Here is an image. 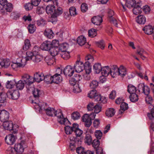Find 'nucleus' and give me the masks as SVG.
I'll list each match as a JSON object with an SVG mask.
<instances>
[{
    "label": "nucleus",
    "instance_id": "09e8293b",
    "mask_svg": "<svg viewBox=\"0 0 154 154\" xmlns=\"http://www.w3.org/2000/svg\"><path fill=\"white\" fill-rule=\"evenodd\" d=\"M129 98L130 100L133 102H136L138 100V96L136 93L131 94Z\"/></svg>",
    "mask_w": 154,
    "mask_h": 154
},
{
    "label": "nucleus",
    "instance_id": "a211bd4d",
    "mask_svg": "<svg viewBox=\"0 0 154 154\" xmlns=\"http://www.w3.org/2000/svg\"><path fill=\"white\" fill-rule=\"evenodd\" d=\"M44 75L43 74L39 72L36 73L34 75L33 80L36 82H39L44 80Z\"/></svg>",
    "mask_w": 154,
    "mask_h": 154
},
{
    "label": "nucleus",
    "instance_id": "6e6d98bb",
    "mask_svg": "<svg viewBox=\"0 0 154 154\" xmlns=\"http://www.w3.org/2000/svg\"><path fill=\"white\" fill-rule=\"evenodd\" d=\"M7 96V93H2L0 94V103H4L6 100V97Z\"/></svg>",
    "mask_w": 154,
    "mask_h": 154
},
{
    "label": "nucleus",
    "instance_id": "864d4df0",
    "mask_svg": "<svg viewBox=\"0 0 154 154\" xmlns=\"http://www.w3.org/2000/svg\"><path fill=\"white\" fill-rule=\"evenodd\" d=\"M98 85V82L96 80H93L90 83L89 86L92 88L95 89Z\"/></svg>",
    "mask_w": 154,
    "mask_h": 154
},
{
    "label": "nucleus",
    "instance_id": "c9c22d12",
    "mask_svg": "<svg viewBox=\"0 0 154 154\" xmlns=\"http://www.w3.org/2000/svg\"><path fill=\"white\" fill-rule=\"evenodd\" d=\"M86 38L83 36H79L77 40V43L81 46L84 45L86 42Z\"/></svg>",
    "mask_w": 154,
    "mask_h": 154
},
{
    "label": "nucleus",
    "instance_id": "58836bf2",
    "mask_svg": "<svg viewBox=\"0 0 154 154\" xmlns=\"http://www.w3.org/2000/svg\"><path fill=\"white\" fill-rule=\"evenodd\" d=\"M55 110L54 108L49 107L45 109V111L47 115L49 116H52L55 112Z\"/></svg>",
    "mask_w": 154,
    "mask_h": 154
},
{
    "label": "nucleus",
    "instance_id": "9b49d317",
    "mask_svg": "<svg viewBox=\"0 0 154 154\" xmlns=\"http://www.w3.org/2000/svg\"><path fill=\"white\" fill-rule=\"evenodd\" d=\"M83 122H85V125L87 127H89L92 124L91 118L87 114H85L82 117Z\"/></svg>",
    "mask_w": 154,
    "mask_h": 154
},
{
    "label": "nucleus",
    "instance_id": "0eeeda50",
    "mask_svg": "<svg viewBox=\"0 0 154 154\" xmlns=\"http://www.w3.org/2000/svg\"><path fill=\"white\" fill-rule=\"evenodd\" d=\"M63 72L66 76L71 77L74 73V69L72 66L68 65L64 69Z\"/></svg>",
    "mask_w": 154,
    "mask_h": 154
},
{
    "label": "nucleus",
    "instance_id": "5fc2aeb1",
    "mask_svg": "<svg viewBox=\"0 0 154 154\" xmlns=\"http://www.w3.org/2000/svg\"><path fill=\"white\" fill-rule=\"evenodd\" d=\"M44 80L48 83L51 84L52 78V76L50 75H46L45 76L44 75Z\"/></svg>",
    "mask_w": 154,
    "mask_h": 154
},
{
    "label": "nucleus",
    "instance_id": "052dcab7",
    "mask_svg": "<svg viewBox=\"0 0 154 154\" xmlns=\"http://www.w3.org/2000/svg\"><path fill=\"white\" fill-rule=\"evenodd\" d=\"M91 144H92L93 147L96 149L99 147L100 141L98 139H94L93 142H92Z\"/></svg>",
    "mask_w": 154,
    "mask_h": 154
},
{
    "label": "nucleus",
    "instance_id": "9d476101",
    "mask_svg": "<svg viewBox=\"0 0 154 154\" xmlns=\"http://www.w3.org/2000/svg\"><path fill=\"white\" fill-rule=\"evenodd\" d=\"M40 47L43 50L49 51L52 47L51 42L48 40L45 41L42 44Z\"/></svg>",
    "mask_w": 154,
    "mask_h": 154
},
{
    "label": "nucleus",
    "instance_id": "a878e982",
    "mask_svg": "<svg viewBox=\"0 0 154 154\" xmlns=\"http://www.w3.org/2000/svg\"><path fill=\"white\" fill-rule=\"evenodd\" d=\"M60 50L59 48L51 47L49 51L51 55L53 57L59 54Z\"/></svg>",
    "mask_w": 154,
    "mask_h": 154
},
{
    "label": "nucleus",
    "instance_id": "393cba45",
    "mask_svg": "<svg viewBox=\"0 0 154 154\" xmlns=\"http://www.w3.org/2000/svg\"><path fill=\"white\" fill-rule=\"evenodd\" d=\"M10 62L9 60L4 59L0 61V65L2 67L6 68L10 65Z\"/></svg>",
    "mask_w": 154,
    "mask_h": 154
},
{
    "label": "nucleus",
    "instance_id": "f8f14e48",
    "mask_svg": "<svg viewBox=\"0 0 154 154\" xmlns=\"http://www.w3.org/2000/svg\"><path fill=\"white\" fill-rule=\"evenodd\" d=\"M141 6V5L139 2L135 3V5L133 7V11L134 14L136 15L141 14L142 11Z\"/></svg>",
    "mask_w": 154,
    "mask_h": 154
},
{
    "label": "nucleus",
    "instance_id": "0e129e2a",
    "mask_svg": "<svg viewBox=\"0 0 154 154\" xmlns=\"http://www.w3.org/2000/svg\"><path fill=\"white\" fill-rule=\"evenodd\" d=\"M20 17V14L16 12H13L11 13V17L14 20H17Z\"/></svg>",
    "mask_w": 154,
    "mask_h": 154
},
{
    "label": "nucleus",
    "instance_id": "f03ea898",
    "mask_svg": "<svg viewBox=\"0 0 154 154\" xmlns=\"http://www.w3.org/2000/svg\"><path fill=\"white\" fill-rule=\"evenodd\" d=\"M54 114L55 116L57 117L58 121L60 124L64 123L65 122L69 123V121L67 119L63 118L62 113L60 110H55Z\"/></svg>",
    "mask_w": 154,
    "mask_h": 154
},
{
    "label": "nucleus",
    "instance_id": "f3484780",
    "mask_svg": "<svg viewBox=\"0 0 154 154\" xmlns=\"http://www.w3.org/2000/svg\"><path fill=\"white\" fill-rule=\"evenodd\" d=\"M63 9L61 8L57 7L55 8L53 14L51 16L52 18H56L58 16H59L63 13Z\"/></svg>",
    "mask_w": 154,
    "mask_h": 154
},
{
    "label": "nucleus",
    "instance_id": "e433bc0d",
    "mask_svg": "<svg viewBox=\"0 0 154 154\" xmlns=\"http://www.w3.org/2000/svg\"><path fill=\"white\" fill-rule=\"evenodd\" d=\"M115 111L114 109L110 108L108 109L106 112V114L108 117H112L115 114Z\"/></svg>",
    "mask_w": 154,
    "mask_h": 154
},
{
    "label": "nucleus",
    "instance_id": "4be33fe9",
    "mask_svg": "<svg viewBox=\"0 0 154 154\" xmlns=\"http://www.w3.org/2000/svg\"><path fill=\"white\" fill-rule=\"evenodd\" d=\"M143 30L147 35H151L153 32V29L152 26L149 25L145 26L143 29Z\"/></svg>",
    "mask_w": 154,
    "mask_h": 154
},
{
    "label": "nucleus",
    "instance_id": "3c124183",
    "mask_svg": "<svg viewBox=\"0 0 154 154\" xmlns=\"http://www.w3.org/2000/svg\"><path fill=\"white\" fill-rule=\"evenodd\" d=\"M16 83L12 81H8L6 83V87L8 88L11 89L14 87Z\"/></svg>",
    "mask_w": 154,
    "mask_h": 154
},
{
    "label": "nucleus",
    "instance_id": "8fccbe9b",
    "mask_svg": "<svg viewBox=\"0 0 154 154\" xmlns=\"http://www.w3.org/2000/svg\"><path fill=\"white\" fill-rule=\"evenodd\" d=\"M86 73V74L84 75V79L82 80L83 85H84L86 84V81H89L91 79V76L90 75H89L90 73Z\"/></svg>",
    "mask_w": 154,
    "mask_h": 154
},
{
    "label": "nucleus",
    "instance_id": "2f4dec72",
    "mask_svg": "<svg viewBox=\"0 0 154 154\" xmlns=\"http://www.w3.org/2000/svg\"><path fill=\"white\" fill-rule=\"evenodd\" d=\"M45 60L49 65L54 64L55 63L54 59L51 56H47L45 57Z\"/></svg>",
    "mask_w": 154,
    "mask_h": 154
},
{
    "label": "nucleus",
    "instance_id": "7ed1b4c3",
    "mask_svg": "<svg viewBox=\"0 0 154 154\" xmlns=\"http://www.w3.org/2000/svg\"><path fill=\"white\" fill-rule=\"evenodd\" d=\"M73 69L77 72H81L84 69L83 63L80 60H77L73 66Z\"/></svg>",
    "mask_w": 154,
    "mask_h": 154
},
{
    "label": "nucleus",
    "instance_id": "4c0bfd02",
    "mask_svg": "<svg viewBox=\"0 0 154 154\" xmlns=\"http://www.w3.org/2000/svg\"><path fill=\"white\" fill-rule=\"evenodd\" d=\"M137 90L134 85L130 84L128 86L127 91L130 94L135 93Z\"/></svg>",
    "mask_w": 154,
    "mask_h": 154
},
{
    "label": "nucleus",
    "instance_id": "79ce46f5",
    "mask_svg": "<svg viewBox=\"0 0 154 154\" xmlns=\"http://www.w3.org/2000/svg\"><path fill=\"white\" fill-rule=\"evenodd\" d=\"M25 83L23 80H20L16 83V86L17 89L22 90L24 88Z\"/></svg>",
    "mask_w": 154,
    "mask_h": 154
},
{
    "label": "nucleus",
    "instance_id": "a18cd8bd",
    "mask_svg": "<svg viewBox=\"0 0 154 154\" xmlns=\"http://www.w3.org/2000/svg\"><path fill=\"white\" fill-rule=\"evenodd\" d=\"M31 46V44L29 40L27 39L25 41L24 45L23 46V49L24 51L28 50Z\"/></svg>",
    "mask_w": 154,
    "mask_h": 154
},
{
    "label": "nucleus",
    "instance_id": "473e14b6",
    "mask_svg": "<svg viewBox=\"0 0 154 154\" xmlns=\"http://www.w3.org/2000/svg\"><path fill=\"white\" fill-rule=\"evenodd\" d=\"M44 35L48 38L51 39L53 38L54 34L51 29H47L45 30Z\"/></svg>",
    "mask_w": 154,
    "mask_h": 154
},
{
    "label": "nucleus",
    "instance_id": "49530a36",
    "mask_svg": "<svg viewBox=\"0 0 154 154\" xmlns=\"http://www.w3.org/2000/svg\"><path fill=\"white\" fill-rule=\"evenodd\" d=\"M88 36L91 38H93L96 36L97 35V30L92 29L89 30L88 32Z\"/></svg>",
    "mask_w": 154,
    "mask_h": 154
},
{
    "label": "nucleus",
    "instance_id": "423d86ee",
    "mask_svg": "<svg viewBox=\"0 0 154 154\" xmlns=\"http://www.w3.org/2000/svg\"><path fill=\"white\" fill-rule=\"evenodd\" d=\"M138 89L139 92H140V90H142L143 92L146 95H148L150 91V90L148 87L145 85L143 83H140L138 85Z\"/></svg>",
    "mask_w": 154,
    "mask_h": 154
},
{
    "label": "nucleus",
    "instance_id": "f704fd0d",
    "mask_svg": "<svg viewBox=\"0 0 154 154\" xmlns=\"http://www.w3.org/2000/svg\"><path fill=\"white\" fill-rule=\"evenodd\" d=\"M136 2L134 0H125V6L129 8H133L135 5Z\"/></svg>",
    "mask_w": 154,
    "mask_h": 154
},
{
    "label": "nucleus",
    "instance_id": "c03bdc74",
    "mask_svg": "<svg viewBox=\"0 0 154 154\" xmlns=\"http://www.w3.org/2000/svg\"><path fill=\"white\" fill-rule=\"evenodd\" d=\"M85 143L88 145L91 144L92 142V138L91 135L86 134L85 138Z\"/></svg>",
    "mask_w": 154,
    "mask_h": 154
},
{
    "label": "nucleus",
    "instance_id": "c85d7f7f",
    "mask_svg": "<svg viewBox=\"0 0 154 154\" xmlns=\"http://www.w3.org/2000/svg\"><path fill=\"white\" fill-rule=\"evenodd\" d=\"M82 76L79 74H76L74 76L73 78L72 79V80H73L75 82H78L79 83L78 85L81 86L82 84Z\"/></svg>",
    "mask_w": 154,
    "mask_h": 154
},
{
    "label": "nucleus",
    "instance_id": "de8ad7c7",
    "mask_svg": "<svg viewBox=\"0 0 154 154\" xmlns=\"http://www.w3.org/2000/svg\"><path fill=\"white\" fill-rule=\"evenodd\" d=\"M43 60V57L40 55L37 54L33 57L32 61L35 63H39Z\"/></svg>",
    "mask_w": 154,
    "mask_h": 154
},
{
    "label": "nucleus",
    "instance_id": "a19ab883",
    "mask_svg": "<svg viewBox=\"0 0 154 154\" xmlns=\"http://www.w3.org/2000/svg\"><path fill=\"white\" fill-rule=\"evenodd\" d=\"M138 19L137 20V23L140 24H144L146 22V18L143 15H140L137 17Z\"/></svg>",
    "mask_w": 154,
    "mask_h": 154
},
{
    "label": "nucleus",
    "instance_id": "69168bd1",
    "mask_svg": "<svg viewBox=\"0 0 154 154\" xmlns=\"http://www.w3.org/2000/svg\"><path fill=\"white\" fill-rule=\"evenodd\" d=\"M81 8L82 12L85 13L88 10V5L85 3H83L81 5Z\"/></svg>",
    "mask_w": 154,
    "mask_h": 154
},
{
    "label": "nucleus",
    "instance_id": "338daca9",
    "mask_svg": "<svg viewBox=\"0 0 154 154\" xmlns=\"http://www.w3.org/2000/svg\"><path fill=\"white\" fill-rule=\"evenodd\" d=\"M76 8L75 7H71L69 9V13L71 16H74L77 14Z\"/></svg>",
    "mask_w": 154,
    "mask_h": 154
},
{
    "label": "nucleus",
    "instance_id": "aec40b11",
    "mask_svg": "<svg viewBox=\"0 0 154 154\" xmlns=\"http://www.w3.org/2000/svg\"><path fill=\"white\" fill-rule=\"evenodd\" d=\"M118 75L122 78L124 77L127 74L126 68L123 66H121L119 68Z\"/></svg>",
    "mask_w": 154,
    "mask_h": 154
},
{
    "label": "nucleus",
    "instance_id": "20e7f679",
    "mask_svg": "<svg viewBox=\"0 0 154 154\" xmlns=\"http://www.w3.org/2000/svg\"><path fill=\"white\" fill-rule=\"evenodd\" d=\"M20 95L19 91L17 90L9 91L7 92V96L14 100L17 99Z\"/></svg>",
    "mask_w": 154,
    "mask_h": 154
},
{
    "label": "nucleus",
    "instance_id": "72a5a7b5",
    "mask_svg": "<svg viewBox=\"0 0 154 154\" xmlns=\"http://www.w3.org/2000/svg\"><path fill=\"white\" fill-rule=\"evenodd\" d=\"M93 68L95 72L98 74L101 72L102 68L100 63H96L94 65Z\"/></svg>",
    "mask_w": 154,
    "mask_h": 154
},
{
    "label": "nucleus",
    "instance_id": "bb28decb",
    "mask_svg": "<svg viewBox=\"0 0 154 154\" xmlns=\"http://www.w3.org/2000/svg\"><path fill=\"white\" fill-rule=\"evenodd\" d=\"M55 7L52 5H48L46 8V11L48 14H50L52 15L54 12Z\"/></svg>",
    "mask_w": 154,
    "mask_h": 154
},
{
    "label": "nucleus",
    "instance_id": "cd10ccee",
    "mask_svg": "<svg viewBox=\"0 0 154 154\" xmlns=\"http://www.w3.org/2000/svg\"><path fill=\"white\" fill-rule=\"evenodd\" d=\"M24 148L19 144H15L14 149L17 153H22L23 152Z\"/></svg>",
    "mask_w": 154,
    "mask_h": 154
},
{
    "label": "nucleus",
    "instance_id": "6ab92c4d",
    "mask_svg": "<svg viewBox=\"0 0 154 154\" xmlns=\"http://www.w3.org/2000/svg\"><path fill=\"white\" fill-rule=\"evenodd\" d=\"M52 83L58 84L62 81V78L60 74L56 73L54 75L52 76Z\"/></svg>",
    "mask_w": 154,
    "mask_h": 154
},
{
    "label": "nucleus",
    "instance_id": "4d7b16f0",
    "mask_svg": "<svg viewBox=\"0 0 154 154\" xmlns=\"http://www.w3.org/2000/svg\"><path fill=\"white\" fill-rule=\"evenodd\" d=\"M137 54L140 56H143V55L147 54V53L143 48H138L137 49Z\"/></svg>",
    "mask_w": 154,
    "mask_h": 154
},
{
    "label": "nucleus",
    "instance_id": "2eb2a0df",
    "mask_svg": "<svg viewBox=\"0 0 154 154\" xmlns=\"http://www.w3.org/2000/svg\"><path fill=\"white\" fill-rule=\"evenodd\" d=\"M102 21V17L99 16H94L91 19L92 22L94 25L97 26L100 25Z\"/></svg>",
    "mask_w": 154,
    "mask_h": 154
},
{
    "label": "nucleus",
    "instance_id": "e2e57ef3",
    "mask_svg": "<svg viewBox=\"0 0 154 154\" xmlns=\"http://www.w3.org/2000/svg\"><path fill=\"white\" fill-rule=\"evenodd\" d=\"M102 107L98 104H96L95 105L94 108V111L95 113H99L101 110Z\"/></svg>",
    "mask_w": 154,
    "mask_h": 154
},
{
    "label": "nucleus",
    "instance_id": "b1692460",
    "mask_svg": "<svg viewBox=\"0 0 154 154\" xmlns=\"http://www.w3.org/2000/svg\"><path fill=\"white\" fill-rule=\"evenodd\" d=\"M59 54L64 60H68L70 57L69 52L66 51L60 50Z\"/></svg>",
    "mask_w": 154,
    "mask_h": 154
},
{
    "label": "nucleus",
    "instance_id": "13d9d810",
    "mask_svg": "<svg viewBox=\"0 0 154 154\" xmlns=\"http://www.w3.org/2000/svg\"><path fill=\"white\" fill-rule=\"evenodd\" d=\"M28 28L29 32L30 33H32L35 31L36 27L34 24H30L28 26Z\"/></svg>",
    "mask_w": 154,
    "mask_h": 154
},
{
    "label": "nucleus",
    "instance_id": "6e6552de",
    "mask_svg": "<svg viewBox=\"0 0 154 154\" xmlns=\"http://www.w3.org/2000/svg\"><path fill=\"white\" fill-rule=\"evenodd\" d=\"M5 140L7 144L12 145L15 141L16 137L12 134H9L5 137Z\"/></svg>",
    "mask_w": 154,
    "mask_h": 154
},
{
    "label": "nucleus",
    "instance_id": "7c9ffc66",
    "mask_svg": "<svg viewBox=\"0 0 154 154\" xmlns=\"http://www.w3.org/2000/svg\"><path fill=\"white\" fill-rule=\"evenodd\" d=\"M120 107V109L119 110V113L122 114L128 109V104L125 102H122L121 103Z\"/></svg>",
    "mask_w": 154,
    "mask_h": 154
},
{
    "label": "nucleus",
    "instance_id": "680f3d73",
    "mask_svg": "<svg viewBox=\"0 0 154 154\" xmlns=\"http://www.w3.org/2000/svg\"><path fill=\"white\" fill-rule=\"evenodd\" d=\"M40 91L37 88H35L32 91V94L34 97L38 98L39 97Z\"/></svg>",
    "mask_w": 154,
    "mask_h": 154
},
{
    "label": "nucleus",
    "instance_id": "774afa93",
    "mask_svg": "<svg viewBox=\"0 0 154 154\" xmlns=\"http://www.w3.org/2000/svg\"><path fill=\"white\" fill-rule=\"evenodd\" d=\"M46 21L42 18H41L40 20H37L36 21V24L38 26H44L46 24Z\"/></svg>",
    "mask_w": 154,
    "mask_h": 154
},
{
    "label": "nucleus",
    "instance_id": "4468645a",
    "mask_svg": "<svg viewBox=\"0 0 154 154\" xmlns=\"http://www.w3.org/2000/svg\"><path fill=\"white\" fill-rule=\"evenodd\" d=\"M3 122V127L5 129L9 131L13 130V124L11 121L7 120Z\"/></svg>",
    "mask_w": 154,
    "mask_h": 154
},
{
    "label": "nucleus",
    "instance_id": "5701e85b",
    "mask_svg": "<svg viewBox=\"0 0 154 154\" xmlns=\"http://www.w3.org/2000/svg\"><path fill=\"white\" fill-rule=\"evenodd\" d=\"M92 62H90L89 61H86L84 65V69L85 70L86 73H90L91 72V63Z\"/></svg>",
    "mask_w": 154,
    "mask_h": 154
},
{
    "label": "nucleus",
    "instance_id": "dca6fc26",
    "mask_svg": "<svg viewBox=\"0 0 154 154\" xmlns=\"http://www.w3.org/2000/svg\"><path fill=\"white\" fill-rule=\"evenodd\" d=\"M119 68L116 66H112L110 69V73L113 78L118 75Z\"/></svg>",
    "mask_w": 154,
    "mask_h": 154
},
{
    "label": "nucleus",
    "instance_id": "ddd939ff",
    "mask_svg": "<svg viewBox=\"0 0 154 154\" xmlns=\"http://www.w3.org/2000/svg\"><path fill=\"white\" fill-rule=\"evenodd\" d=\"M62 124H64L66 126V127L64 128V129L66 133L67 134H70L72 132L74 131L73 124L72 125V127H70L69 126V125H71L69 121V123L65 122L64 123H63Z\"/></svg>",
    "mask_w": 154,
    "mask_h": 154
},
{
    "label": "nucleus",
    "instance_id": "412c9836",
    "mask_svg": "<svg viewBox=\"0 0 154 154\" xmlns=\"http://www.w3.org/2000/svg\"><path fill=\"white\" fill-rule=\"evenodd\" d=\"M19 67H23L26 64V61L25 58L19 57L17 58L15 61Z\"/></svg>",
    "mask_w": 154,
    "mask_h": 154
},
{
    "label": "nucleus",
    "instance_id": "1a4fd4ad",
    "mask_svg": "<svg viewBox=\"0 0 154 154\" xmlns=\"http://www.w3.org/2000/svg\"><path fill=\"white\" fill-rule=\"evenodd\" d=\"M9 118V113L5 110L1 111L0 112V120L2 122L8 120Z\"/></svg>",
    "mask_w": 154,
    "mask_h": 154
},
{
    "label": "nucleus",
    "instance_id": "ea45409f",
    "mask_svg": "<svg viewBox=\"0 0 154 154\" xmlns=\"http://www.w3.org/2000/svg\"><path fill=\"white\" fill-rule=\"evenodd\" d=\"M33 53L31 51H28L26 52V57L25 59L26 61L33 60V57L34 56Z\"/></svg>",
    "mask_w": 154,
    "mask_h": 154
},
{
    "label": "nucleus",
    "instance_id": "39448f33",
    "mask_svg": "<svg viewBox=\"0 0 154 154\" xmlns=\"http://www.w3.org/2000/svg\"><path fill=\"white\" fill-rule=\"evenodd\" d=\"M22 79L25 84H26L29 86L32 84L34 82L33 78L28 74H25L22 76Z\"/></svg>",
    "mask_w": 154,
    "mask_h": 154
},
{
    "label": "nucleus",
    "instance_id": "37998d69",
    "mask_svg": "<svg viewBox=\"0 0 154 154\" xmlns=\"http://www.w3.org/2000/svg\"><path fill=\"white\" fill-rule=\"evenodd\" d=\"M151 108L150 112L148 113L147 116L149 119L150 120H153L154 118V106L151 105L150 107Z\"/></svg>",
    "mask_w": 154,
    "mask_h": 154
},
{
    "label": "nucleus",
    "instance_id": "bf43d9fd",
    "mask_svg": "<svg viewBox=\"0 0 154 154\" xmlns=\"http://www.w3.org/2000/svg\"><path fill=\"white\" fill-rule=\"evenodd\" d=\"M97 45L102 49H104L105 46L104 42L103 40H101L100 41L96 42Z\"/></svg>",
    "mask_w": 154,
    "mask_h": 154
},
{
    "label": "nucleus",
    "instance_id": "603ef678",
    "mask_svg": "<svg viewBox=\"0 0 154 154\" xmlns=\"http://www.w3.org/2000/svg\"><path fill=\"white\" fill-rule=\"evenodd\" d=\"M97 94L96 90L95 89H93L88 93V97L91 98H93L95 97Z\"/></svg>",
    "mask_w": 154,
    "mask_h": 154
},
{
    "label": "nucleus",
    "instance_id": "c756f323",
    "mask_svg": "<svg viewBox=\"0 0 154 154\" xmlns=\"http://www.w3.org/2000/svg\"><path fill=\"white\" fill-rule=\"evenodd\" d=\"M101 71L102 76H107L110 73V68L108 66H105L102 68Z\"/></svg>",
    "mask_w": 154,
    "mask_h": 154
},
{
    "label": "nucleus",
    "instance_id": "f257e3e1",
    "mask_svg": "<svg viewBox=\"0 0 154 154\" xmlns=\"http://www.w3.org/2000/svg\"><path fill=\"white\" fill-rule=\"evenodd\" d=\"M73 128L76 137L70 139L69 147L72 151L74 150L76 147L81 144V141L79 138L83 133L82 131L79 128V125L77 124H73Z\"/></svg>",
    "mask_w": 154,
    "mask_h": 154
}]
</instances>
